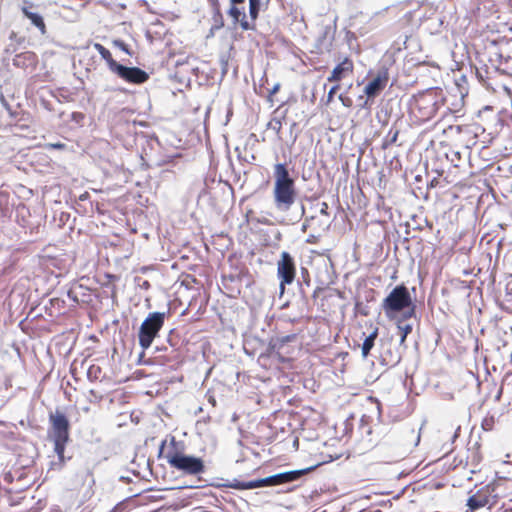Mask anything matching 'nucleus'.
Masks as SVG:
<instances>
[{
  "mask_svg": "<svg viewBox=\"0 0 512 512\" xmlns=\"http://www.w3.org/2000/svg\"><path fill=\"white\" fill-rule=\"evenodd\" d=\"M84 290L82 285H78L76 287H73L68 290L67 295L68 297L76 304H78L80 301H85L84 299H80V292ZM81 295L84 297L86 294L83 292Z\"/></svg>",
  "mask_w": 512,
  "mask_h": 512,
  "instance_id": "nucleus-23",
  "label": "nucleus"
},
{
  "mask_svg": "<svg viewBox=\"0 0 512 512\" xmlns=\"http://www.w3.org/2000/svg\"><path fill=\"white\" fill-rule=\"evenodd\" d=\"M51 146L55 149H63L65 147V145L63 143H55V144H51Z\"/></svg>",
  "mask_w": 512,
  "mask_h": 512,
  "instance_id": "nucleus-38",
  "label": "nucleus"
},
{
  "mask_svg": "<svg viewBox=\"0 0 512 512\" xmlns=\"http://www.w3.org/2000/svg\"><path fill=\"white\" fill-rule=\"evenodd\" d=\"M112 72L122 80L136 85L143 84L149 79V74L141 68L128 67L120 63L115 65V68Z\"/></svg>",
  "mask_w": 512,
  "mask_h": 512,
  "instance_id": "nucleus-7",
  "label": "nucleus"
},
{
  "mask_svg": "<svg viewBox=\"0 0 512 512\" xmlns=\"http://www.w3.org/2000/svg\"><path fill=\"white\" fill-rule=\"evenodd\" d=\"M164 320L165 313L152 312L149 313V315L142 322L138 332V339L139 344L143 349H147L151 346L153 340L163 327Z\"/></svg>",
  "mask_w": 512,
  "mask_h": 512,
  "instance_id": "nucleus-4",
  "label": "nucleus"
},
{
  "mask_svg": "<svg viewBox=\"0 0 512 512\" xmlns=\"http://www.w3.org/2000/svg\"><path fill=\"white\" fill-rule=\"evenodd\" d=\"M399 131L390 129L383 143V148H387L394 144L398 139Z\"/></svg>",
  "mask_w": 512,
  "mask_h": 512,
  "instance_id": "nucleus-25",
  "label": "nucleus"
},
{
  "mask_svg": "<svg viewBox=\"0 0 512 512\" xmlns=\"http://www.w3.org/2000/svg\"><path fill=\"white\" fill-rule=\"evenodd\" d=\"M389 81V71L386 67H381L375 78L371 80L364 89V93L367 99H373L377 97L387 86Z\"/></svg>",
  "mask_w": 512,
  "mask_h": 512,
  "instance_id": "nucleus-8",
  "label": "nucleus"
},
{
  "mask_svg": "<svg viewBox=\"0 0 512 512\" xmlns=\"http://www.w3.org/2000/svg\"><path fill=\"white\" fill-rule=\"evenodd\" d=\"M496 424V418L493 415L486 416L481 423L483 430L491 431L494 429Z\"/></svg>",
  "mask_w": 512,
  "mask_h": 512,
  "instance_id": "nucleus-26",
  "label": "nucleus"
},
{
  "mask_svg": "<svg viewBox=\"0 0 512 512\" xmlns=\"http://www.w3.org/2000/svg\"><path fill=\"white\" fill-rule=\"evenodd\" d=\"M367 103H368V100H366V101L364 102V104L362 105V107H366Z\"/></svg>",
  "mask_w": 512,
  "mask_h": 512,
  "instance_id": "nucleus-45",
  "label": "nucleus"
},
{
  "mask_svg": "<svg viewBox=\"0 0 512 512\" xmlns=\"http://www.w3.org/2000/svg\"><path fill=\"white\" fill-rule=\"evenodd\" d=\"M497 485L495 483H489L484 487L478 489L473 495L467 500V506L471 512H475L480 508L488 506L489 508L494 506L498 500V494L496 493Z\"/></svg>",
  "mask_w": 512,
  "mask_h": 512,
  "instance_id": "nucleus-5",
  "label": "nucleus"
},
{
  "mask_svg": "<svg viewBox=\"0 0 512 512\" xmlns=\"http://www.w3.org/2000/svg\"><path fill=\"white\" fill-rule=\"evenodd\" d=\"M165 445H166V440H163L159 447V455H161L163 453Z\"/></svg>",
  "mask_w": 512,
  "mask_h": 512,
  "instance_id": "nucleus-39",
  "label": "nucleus"
},
{
  "mask_svg": "<svg viewBox=\"0 0 512 512\" xmlns=\"http://www.w3.org/2000/svg\"><path fill=\"white\" fill-rule=\"evenodd\" d=\"M260 4V0H249V15L252 19L251 23H254L259 15Z\"/></svg>",
  "mask_w": 512,
  "mask_h": 512,
  "instance_id": "nucleus-24",
  "label": "nucleus"
},
{
  "mask_svg": "<svg viewBox=\"0 0 512 512\" xmlns=\"http://www.w3.org/2000/svg\"><path fill=\"white\" fill-rule=\"evenodd\" d=\"M378 336V328H375L363 341L362 343V346H361V352H362V356L364 358H366L371 349L374 347L375 345V340Z\"/></svg>",
  "mask_w": 512,
  "mask_h": 512,
  "instance_id": "nucleus-18",
  "label": "nucleus"
},
{
  "mask_svg": "<svg viewBox=\"0 0 512 512\" xmlns=\"http://www.w3.org/2000/svg\"><path fill=\"white\" fill-rule=\"evenodd\" d=\"M230 1H231V4L237 5V4L243 3L245 0H230Z\"/></svg>",
  "mask_w": 512,
  "mask_h": 512,
  "instance_id": "nucleus-40",
  "label": "nucleus"
},
{
  "mask_svg": "<svg viewBox=\"0 0 512 512\" xmlns=\"http://www.w3.org/2000/svg\"><path fill=\"white\" fill-rule=\"evenodd\" d=\"M281 127H282L281 121H279V120L275 121V124L273 125V129H274L277 133H279V132H280Z\"/></svg>",
  "mask_w": 512,
  "mask_h": 512,
  "instance_id": "nucleus-36",
  "label": "nucleus"
},
{
  "mask_svg": "<svg viewBox=\"0 0 512 512\" xmlns=\"http://www.w3.org/2000/svg\"><path fill=\"white\" fill-rule=\"evenodd\" d=\"M301 211H302V214H304V212H305V208H304V206H303V205L301 206Z\"/></svg>",
  "mask_w": 512,
  "mask_h": 512,
  "instance_id": "nucleus-44",
  "label": "nucleus"
},
{
  "mask_svg": "<svg viewBox=\"0 0 512 512\" xmlns=\"http://www.w3.org/2000/svg\"><path fill=\"white\" fill-rule=\"evenodd\" d=\"M228 14L233 18L234 24H240L241 28L245 31L255 30V23H251L246 19V15L236 5L232 4Z\"/></svg>",
  "mask_w": 512,
  "mask_h": 512,
  "instance_id": "nucleus-14",
  "label": "nucleus"
},
{
  "mask_svg": "<svg viewBox=\"0 0 512 512\" xmlns=\"http://www.w3.org/2000/svg\"><path fill=\"white\" fill-rule=\"evenodd\" d=\"M34 4L29 1H24L21 6V11L26 18H28L32 25H34L42 35H45L47 32L46 25L43 17L37 13L33 12Z\"/></svg>",
  "mask_w": 512,
  "mask_h": 512,
  "instance_id": "nucleus-12",
  "label": "nucleus"
},
{
  "mask_svg": "<svg viewBox=\"0 0 512 512\" xmlns=\"http://www.w3.org/2000/svg\"><path fill=\"white\" fill-rule=\"evenodd\" d=\"M113 45H114L115 47L119 48L120 50H122L123 52H125L126 54H128V55H130V56L132 55V53H131V51H130V49H129L128 45H127L124 41L119 40V39L114 40V41H113Z\"/></svg>",
  "mask_w": 512,
  "mask_h": 512,
  "instance_id": "nucleus-29",
  "label": "nucleus"
},
{
  "mask_svg": "<svg viewBox=\"0 0 512 512\" xmlns=\"http://www.w3.org/2000/svg\"><path fill=\"white\" fill-rule=\"evenodd\" d=\"M29 463H33V458H31L26 465H28Z\"/></svg>",
  "mask_w": 512,
  "mask_h": 512,
  "instance_id": "nucleus-46",
  "label": "nucleus"
},
{
  "mask_svg": "<svg viewBox=\"0 0 512 512\" xmlns=\"http://www.w3.org/2000/svg\"><path fill=\"white\" fill-rule=\"evenodd\" d=\"M165 458L170 467L187 475H199L205 471L204 461L196 456L187 455L177 450H169Z\"/></svg>",
  "mask_w": 512,
  "mask_h": 512,
  "instance_id": "nucleus-3",
  "label": "nucleus"
},
{
  "mask_svg": "<svg viewBox=\"0 0 512 512\" xmlns=\"http://www.w3.org/2000/svg\"><path fill=\"white\" fill-rule=\"evenodd\" d=\"M296 266L293 257L286 251L281 253L277 262V277L280 280V295L285 291V286L290 285L295 280Z\"/></svg>",
  "mask_w": 512,
  "mask_h": 512,
  "instance_id": "nucleus-6",
  "label": "nucleus"
},
{
  "mask_svg": "<svg viewBox=\"0 0 512 512\" xmlns=\"http://www.w3.org/2000/svg\"><path fill=\"white\" fill-rule=\"evenodd\" d=\"M220 68L222 76L228 73L229 57L226 54H222L219 58Z\"/></svg>",
  "mask_w": 512,
  "mask_h": 512,
  "instance_id": "nucleus-27",
  "label": "nucleus"
},
{
  "mask_svg": "<svg viewBox=\"0 0 512 512\" xmlns=\"http://www.w3.org/2000/svg\"><path fill=\"white\" fill-rule=\"evenodd\" d=\"M334 38V31L331 26L327 25L323 28L321 36L318 38V42L323 46H330Z\"/></svg>",
  "mask_w": 512,
  "mask_h": 512,
  "instance_id": "nucleus-21",
  "label": "nucleus"
},
{
  "mask_svg": "<svg viewBox=\"0 0 512 512\" xmlns=\"http://www.w3.org/2000/svg\"><path fill=\"white\" fill-rule=\"evenodd\" d=\"M223 486L233 488L236 490H251L267 486H276V484L273 475H271L265 478L251 481H239L237 479H233L232 481L224 484Z\"/></svg>",
  "mask_w": 512,
  "mask_h": 512,
  "instance_id": "nucleus-9",
  "label": "nucleus"
},
{
  "mask_svg": "<svg viewBox=\"0 0 512 512\" xmlns=\"http://www.w3.org/2000/svg\"><path fill=\"white\" fill-rule=\"evenodd\" d=\"M280 89V83H276L272 89L269 91V96H272L274 94H276Z\"/></svg>",
  "mask_w": 512,
  "mask_h": 512,
  "instance_id": "nucleus-35",
  "label": "nucleus"
},
{
  "mask_svg": "<svg viewBox=\"0 0 512 512\" xmlns=\"http://www.w3.org/2000/svg\"><path fill=\"white\" fill-rule=\"evenodd\" d=\"M19 57H20V55H17V56L15 57V59L13 60V64H14V65H18V58H19Z\"/></svg>",
  "mask_w": 512,
  "mask_h": 512,
  "instance_id": "nucleus-41",
  "label": "nucleus"
},
{
  "mask_svg": "<svg viewBox=\"0 0 512 512\" xmlns=\"http://www.w3.org/2000/svg\"><path fill=\"white\" fill-rule=\"evenodd\" d=\"M69 438H53L54 441V452L57 454L58 459L61 463L64 462V451L66 443L68 442Z\"/></svg>",
  "mask_w": 512,
  "mask_h": 512,
  "instance_id": "nucleus-20",
  "label": "nucleus"
},
{
  "mask_svg": "<svg viewBox=\"0 0 512 512\" xmlns=\"http://www.w3.org/2000/svg\"><path fill=\"white\" fill-rule=\"evenodd\" d=\"M175 444H176L175 437H171V445H175Z\"/></svg>",
  "mask_w": 512,
  "mask_h": 512,
  "instance_id": "nucleus-43",
  "label": "nucleus"
},
{
  "mask_svg": "<svg viewBox=\"0 0 512 512\" xmlns=\"http://www.w3.org/2000/svg\"><path fill=\"white\" fill-rule=\"evenodd\" d=\"M320 214L327 216L328 215V204L326 202H322L320 204Z\"/></svg>",
  "mask_w": 512,
  "mask_h": 512,
  "instance_id": "nucleus-34",
  "label": "nucleus"
},
{
  "mask_svg": "<svg viewBox=\"0 0 512 512\" xmlns=\"http://www.w3.org/2000/svg\"><path fill=\"white\" fill-rule=\"evenodd\" d=\"M385 316L390 319L415 317L416 306L408 288L404 284L397 285L384 298L381 304Z\"/></svg>",
  "mask_w": 512,
  "mask_h": 512,
  "instance_id": "nucleus-2",
  "label": "nucleus"
},
{
  "mask_svg": "<svg viewBox=\"0 0 512 512\" xmlns=\"http://www.w3.org/2000/svg\"><path fill=\"white\" fill-rule=\"evenodd\" d=\"M306 228H307V225L303 224V230H305Z\"/></svg>",
  "mask_w": 512,
  "mask_h": 512,
  "instance_id": "nucleus-47",
  "label": "nucleus"
},
{
  "mask_svg": "<svg viewBox=\"0 0 512 512\" xmlns=\"http://www.w3.org/2000/svg\"><path fill=\"white\" fill-rule=\"evenodd\" d=\"M209 2L212 4V6L214 7V9H217V16L220 18V23L219 25H217L218 28H221L224 26V21H223V17H222V14L220 12V8H219V2L218 0H209Z\"/></svg>",
  "mask_w": 512,
  "mask_h": 512,
  "instance_id": "nucleus-30",
  "label": "nucleus"
},
{
  "mask_svg": "<svg viewBox=\"0 0 512 512\" xmlns=\"http://www.w3.org/2000/svg\"><path fill=\"white\" fill-rule=\"evenodd\" d=\"M223 486L233 488L236 490H251L267 486H276V484L273 475H271L265 478L251 481H239L237 479H233L232 481L224 484Z\"/></svg>",
  "mask_w": 512,
  "mask_h": 512,
  "instance_id": "nucleus-10",
  "label": "nucleus"
},
{
  "mask_svg": "<svg viewBox=\"0 0 512 512\" xmlns=\"http://www.w3.org/2000/svg\"><path fill=\"white\" fill-rule=\"evenodd\" d=\"M273 177L274 205L278 211L286 212L291 209L298 196L295 179L290 175L285 163H276L274 165Z\"/></svg>",
  "mask_w": 512,
  "mask_h": 512,
  "instance_id": "nucleus-1",
  "label": "nucleus"
},
{
  "mask_svg": "<svg viewBox=\"0 0 512 512\" xmlns=\"http://www.w3.org/2000/svg\"><path fill=\"white\" fill-rule=\"evenodd\" d=\"M338 89H339V85H334L333 87H331V89L329 90L328 95H327L328 103L333 100V97Z\"/></svg>",
  "mask_w": 512,
  "mask_h": 512,
  "instance_id": "nucleus-33",
  "label": "nucleus"
},
{
  "mask_svg": "<svg viewBox=\"0 0 512 512\" xmlns=\"http://www.w3.org/2000/svg\"><path fill=\"white\" fill-rule=\"evenodd\" d=\"M316 467H317V465H314V466L304 468V469L291 470V471L274 474L273 477L275 479V484L280 485V484H284V483H291V482L297 481L302 476L313 471Z\"/></svg>",
  "mask_w": 512,
  "mask_h": 512,
  "instance_id": "nucleus-13",
  "label": "nucleus"
},
{
  "mask_svg": "<svg viewBox=\"0 0 512 512\" xmlns=\"http://www.w3.org/2000/svg\"><path fill=\"white\" fill-rule=\"evenodd\" d=\"M94 48L101 55V57L106 61L108 68L112 72L115 68V65H118V62L112 58L111 52L100 43H95Z\"/></svg>",
  "mask_w": 512,
  "mask_h": 512,
  "instance_id": "nucleus-17",
  "label": "nucleus"
},
{
  "mask_svg": "<svg viewBox=\"0 0 512 512\" xmlns=\"http://www.w3.org/2000/svg\"><path fill=\"white\" fill-rule=\"evenodd\" d=\"M142 286L148 288L150 284L148 281H144Z\"/></svg>",
  "mask_w": 512,
  "mask_h": 512,
  "instance_id": "nucleus-42",
  "label": "nucleus"
},
{
  "mask_svg": "<svg viewBox=\"0 0 512 512\" xmlns=\"http://www.w3.org/2000/svg\"><path fill=\"white\" fill-rule=\"evenodd\" d=\"M411 318H404L403 316L397 319H390L391 321H395L397 325V329L400 334V345H404L407 336L412 332L413 326L408 322Z\"/></svg>",
  "mask_w": 512,
  "mask_h": 512,
  "instance_id": "nucleus-16",
  "label": "nucleus"
},
{
  "mask_svg": "<svg viewBox=\"0 0 512 512\" xmlns=\"http://www.w3.org/2000/svg\"><path fill=\"white\" fill-rule=\"evenodd\" d=\"M49 420L53 429V438H69V420L66 415L60 411L50 413Z\"/></svg>",
  "mask_w": 512,
  "mask_h": 512,
  "instance_id": "nucleus-11",
  "label": "nucleus"
},
{
  "mask_svg": "<svg viewBox=\"0 0 512 512\" xmlns=\"http://www.w3.org/2000/svg\"><path fill=\"white\" fill-rule=\"evenodd\" d=\"M294 337H295L294 335H287V336H284V337L278 338V339L276 340V342H277V343H279V344H280V346H283L284 344H286V343H289V342L293 341V340H294Z\"/></svg>",
  "mask_w": 512,
  "mask_h": 512,
  "instance_id": "nucleus-32",
  "label": "nucleus"
},
{
  "mask_svg": "<svg viewBox=\"0 0 512 512\" xmlns=\"http://www.w3.org/2000/svg\"><path fill=\"white\" fill-rule=\"evenodd\" d=\"M381 356L383 358V361L387 365H391V366L398 364L401 360V355L399 352L392 353L390 350L384 351L381 354Z\"/></svg>",
  "mask_w": 512,
  "mask_h": 512,
  "instance_id": "nucleus-22",
  "label": "nucleus"
},
{
  "mask_svg": "<svg viewBox=\"0 0 512 512\" xmlns=\"http://www.w3.org/2000/svg\"><path fill=\"white\" fill-rule=\"evenodd\" d=\"M405 443L404 445L408 447H415L420 442V432L415 433L413 428H406L404 431Z\"/></svg>",
  "mask_w": 512,
  "mask_h": 512,
  "instance_id": "nucleus-19",
  "label": "nucleus"
},
{
  "mask_svg": "<svg viewBox=\"0 0 512 512\" xmlns=\"http://www.w3.org/2000/svg\"><path fill=\"white\" fill-rule=\"evenodd\" d=\"M214 21H215V25H214V27H215L216 29H219V28L217 27V25H219V23H220V18L217 16V9H215V13H214Z\"/></svg>",
  "mask_w": 512,
  "mask_h": 512,
  "instance_id": "nucleus-37",
  "label": "nucleus"
},
{
  "mask_svg": "<svg viewBox=\"0 0 512 512\" xmlns=\"http://www.w3.org/2000/svg\"><path fill=\"white\" fill-rule=\"evenodd\" d=\"M353 70V62L349 58H345L341 63H339L333 70L331 75L328 77V81L337 82L340 81L345 73L352 72Z\"/></svg>",
  "mask_w": 512,
  "mask_h": 512,
  "instance_id": "nucleus-15",
  "label": "nucleus"
},
{
  "mask_svg": "<svg viewBox=\"0 0 512 512\" xmlns=\"http://www.w3.org/2000/svg\"><path fill=\"white\" fill-rule=\"evenodd\" d=\"M300 274L301 277L298 278V283L302 284L303 282L306 286H310V275L308 269L305 267H301Z\"/></svg>",
  "mask_w": 512,
  "mask_h": 512,
  "instance_id": "nucleus-28",
  "label": "nucleus"
},
{
  "mask_svg": "<svg viewBox=\"0 0 512 512\" xmlns=\"http://www.w3.org/2000/svg\"><path fill=\"white\" fill-rule=\"evenodd\" d=\"M339 100L341 101L343 106H345L347 108H350L353 105L352 99L350 97L346 96V95L340 94L339 95Z\"/></svg>",
  "mask_w": 512,
  "mask_h": 512,
  "instance_id": "nucleus-31",
  "label": "nucleus"
}]
</instances>
